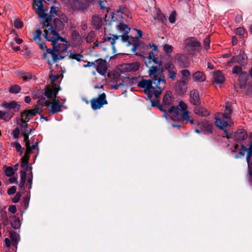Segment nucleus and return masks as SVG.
Masks as SVG:
<instances>
[{"label": "nucleus", "mask_w": 252, "mask_h": 252, "mask_svg": "<svg viewBox=\"0 0 252 252\" xmlns=\"http://www.w3.org/2000/svg\"><path fill=\"white\" fill-rule=\"evenodd\" d=\"M30 198L28 197H24L23 200V204L26 209L29 206Z\"/></svg>", "instance_id": "63"}, {"label": "nucleus", "mask_w": 252, "mask_h": 252, "mask_svg": "<svg viewBox=\"0 0 252 252\" xmlns=\"http://www.w3.org/2000/svg\"><path fill=\"white\" fill-rule=\"evenodd\" d=\"M21 193L20 192H17L15 196L12 199V202L14 203H18L21 197Z\"/></svg>", "instance_id": "58"}, {"label": "nucleus", "mask_w": 252, "mask_h": 252, "mask_svg": "<svg viewBox=\"0 0 252 252\" xmlns=\"http://www.w3.org/2000/svg\"><path fill=\"white\" fill-rule=\"evenodd\" d=\"M23 168H24L23 170H21L20 174L27 176V173L29 169H30L31 170L32 169V167L31 164H30L28 166H25Z\"/></svg>", "instance_id": "54"}, {"label": "nucleus", "mask_w": 252, "mask_h": 252, "mask_svg": "<svg viewBox=\"0 0 252 252\" xmlns=\"http://www.w3.org/2000/svg\"><path fill=\"white\" fill-rule=\"evenodd\" d=\"M248 137L246 131L243 128L238 129L234 134V140L241 142L245 140Z\"/></svg>", "instance_id": "15"}, {"label": "nucleus", "mask_w": 252, "mask_h": 252, "mask_svg": "<svg viewBox=\"0 0 252 252\" xmlns=\"http://www.w3.org/2000/svg\"><path fill=\"white\" fill-rule=\"evenodd\" d=\"M103 42H105V41H110L111 42V45L112 46V50H113V53H115L116 52V48L115 46V44H113L112 43V39H113V37H104L103 38Z\"/></svg>", "instance_id": "43"}, {"label": "nucleus", "mask_w": 252, "mask_h": 252, "mask_svg": "<svg viewBox=\"0 0 252 252\" xmlns=\"http://www.w3.org/2000/svg\"><path fill=\"white\" fill-rule=\"evenodd\" d=\"M187 105L183 101L179 102V105L177 106H172L169 109V113L170 114L171 119L173 121H179L181 120H184L189 121L191 124H194L193 119H189V112L186 110Z\"/></svg>", "instance_id": "1"}, {"label": "nucleus", "mask_w": 252, "mask_h": 252, "mask_svg": "<svg viewBox=\"0 0 252 252\" xmlns=\"http://www.w3.org/2000/svg\"><path fill=\"white\" fill-rule=\"evenodd\" d=\"M97 63L96 69L97 72L102 76H105L107 70L105 60L99 59L95 61Z\"/></svg>", "instance_id": "12"}, {"label": "nucleus", "mask_w": 252, "mask_h": 252, "mask_svg": "<svg viewBox=\"0 0 252 252\" xmlns=\"http://www.w3.org/2000/svg\"><path fill=\"white\" fill-rule=\"evenodd\" d=\"M12 134L13 135L14 138H18L20 135L19 128L18 127H16L15 128H14L12 132Z\"/></svg>", "instance_id": "52"}, {"label": "nucleus", "mask_w": 252, "mask_h": 252, "mask_svg": "<svg viewBox=\"0 0 252 252\" xmlns=\"http://www.w3.org/2000/svg\"><path fill=\"white\" fill-rule=\"evenodd\" d=\"M54 30L58 32L63 29L64 24L59 18H56L53 21Z\"/></svg>", "instance_id": "26"}, {"label": "nucleus", "mask_w": 252, "mask_h": 252, "mask_svg": "<svg viewBox=\"0 0 252 252\" xmlns=\"http://www.w3.org/2000/svg\"><path fill=\"white\" fill-rule=\"evenodd\" d=\"M42 112V110H40V108L38 107H36L33 109L32 110H25L21 112L20 116L21 117H24L25 114H27L29 117H33L35 116L37 114H40Z\"/></svg>", "instance_id": "19"}, {"label": "nucleus", "mask_w": 252, "mask_h": 252, "mask_svg": "<svg viewBox=\"0 0 252 252\" xmlns=\"http://www.w3.org/2000/svg\"><path fill=\"white\" fill-rule=\"evenodd\" d=\"M194 112L196 114L202 117H206L209 115L208 110L204 107L199 105L196 106L194 109Z\"/></svg>", "instance_id": "22"}, {"label": "nucleus", "mask_w": 252, "mask_h": 252, "mask_svg": "<svg viewBox=\"0 0 252 252\" xmlns=\"http://www.w3.org/2000/svg\"><path fill=\"white\" fill-rule=\"evenodd\" d=\"M25 116H26V118H25V119H24V117H23V118L22 117H21V121H20L21 124L18 123L19 125H20L21 126H23L24 124H25V123H28L30 121L31 117L28 116V115L27 114H25Z\"/></svg>", "instance_id": "49"}, {"label": "nucleus", "mask_w": 252, "mask_h": 252, "mask_svg": "<svg viewBox=\"0 0 252 252\" xmlns=\"http://www.w3.org/2000/svg\"><path fill=\"white\" fill-rule=\"evenodd\" d=\"M164 68L167 71V76L172 81L176 78L177 70L174 64L171 63H167L164 64Z\"/></svg>", "instance_id": "11"}, {"label": "nucleus", "mask_w": 252, "mask_h": 252, "mask_svg": "<svg viewBox=\"0 0 252 252\" xmlns=\"http://www.w3.org/2000/svg\"><path fill=\"white\" fill-rule=\"evenodd\" d=\"M58 11L56 10V7L55 5H52L50 7V10L49 12V15H52V17L53 14H55L56 15H58Z\"/></svg>", "instance_id": "59"}, {"label": "nucleus", "mask_w": 252, "mask_h": 252, "mask_svg": "<svg viewBox=\"0 0 252 252\" xmlns=\"http://www.w3.org/2000/svg\"><path fill=\"white\" fill-rule=\"evenodd\" d=\"M133 45H134L137 48H138L140 47H144V46H145L142 42L138 40V39H133Z\"/></svg>", "instance_id": "51"}, {"label": "nucleus", "mask_w": 252, "mask_h": 252, "mask_svg": "<svg viewBox=\"0 0 252 252\" xmlns=\"http://www.w3.org/2000/svg\"><path fill=\"white\" fill-rule=\"evenodd\" d=\"M16 191V187L15 186H12L7 190V194L8 195L14 194Z\"/></svg>", "instance_id": "64"}, {"label": "nucleus", "mask_w": 252, "mask_h": 252, "mask_svg": "<svg viewBox=\"0 0 252 252\" xmlns=\"http://www.w3.org/2000/svg\"><path fill=\"white\" fill-rule=\"evenodd\" d=\"M61 89L59 85L53 84L52 87L47 86L46 87L43 94L48 98L52 99V97H57L58 92Z\"/></svg>", "instance_id": "6"}, {"label": "nucleus", "mask_w": 252, "mask_h": 252, "mask_svg": "<svg viewBox=\"0 0 252 252\" xmlns=\"http://www.w3.org/2000/svg\"><path fill=\"white\" fill-rule=\"evenodd\" d=\"M121 38L123 42L126 43L128 41L129 38H132L133 37L131 35L129 36L127 34L126 35L124 34V35H121Z\"/></svg>", "instance_id": "62"}, {"label": "nucleus", "mask_w": 252, "mask_h": 252, "mask_svg": "<svg viewBox=\"0 0 252 252\" xmlns=\"http://www.w3.org/2000/svg\"><path fill=\"white\" fill-rule=\"evenodd\" d=\"M70 5L74 11H81L84 12L87 10L90 4L86 3L81 0H71Z\"/></svg>", "instance_id": "4"}, {"label": "nucleus", "mask_w": 252, "mask_h": 252, "mask_svg": "<svg viewBox=\"0 0 252 252\" xmlns=\"http://www.w3.org/2000/svg\"><path fill=\"white\" fill-rule=\"evenodd\" d=\"M157 86V84L155 81V79L151 78L150 79L145 80L142 79L138 83L137 86L139 88H155L152 84Z\"/></svg>", "instance_id": "13"}, {"label": "nucleus", "mask_w": 252, "mask_h": 252, "mask_svg": "<svg viewBox=\"0 0 252 252\" xmlns=\"http://www.w3.org/2000/svg\"><path fill=\"white\" fill-rule=\"evenodd\" d=\"M190 101L195 106L200 105L201 101L199 98V92L197 90H192L190 92Z\"/></svg>", "instance_id": "14"}, {"label": "nucleus", "mask_w": 252, "mask_h": 252, "mask_svg": "<svg viewBox=\"0 0 252 252\" xmlns=\"http://www.w3.org/2000/svg\"><path fill=\"white\" fill-rule=\"evenodd\" d=\"M117 29L126 35L130 31V28H129L127 25L122 22L120 23L117 26Z\"/></svg>", "instance_id": "29"}, {"label": "nucleus", "mask_w": 252, "mask_h": 252, "mask_svg": "<svg viewBox=\"0 0 252 252\" xmlns=\"http://www.w3.org/2000/svg\"><path fill=\"white\" fill-rule=\"evenodd\" d=\"M176 11H173L170 14L169 17V21L170 23L173 24L176 21Z\"/></svg>", "instance_id": "45"}, {"label": "nucleus", "mask_w": 252, "mask_h": 252, "mask_svg": "<svg viewBox=\"0 0 252 252\" xmlns=\"http://www.w3.org/2000/svg\"><path fill=\"white\" fill-rule=\"evenodd\" d=\"M22 77L24 80L28 81L32 78V75L29 72H25L23 73V75L22 76Z\"/></svg>", "instance_id": "53"}, {"label": "nucleus", "mask_w": 252, "mask_h": 252, "mask_svg": "<svg viewBox=\"0 0 252 252\" xmlns=\"http://www.w3.org/2000/svg\"><path fill=\"white\" fill-rule=\"evenodd\" d=\"M62 107L63 105L51 104L50 113L54 114L60 112L62 111L61 108Z\"/></svg>", "instance_id": "36"}, {"label": "nucleus", "mask_w": 252, "mask_h": 252, "mask_svg": "<svg viewBox=\"0 0 252 252\" xmlns=\"http://www.w3.org/2000/svg\"><path fill=\"white\" fill-rule=\"evenodd\" d=\"M5 174L8 177H12L14 175V168L12 167L8 166L7 167L5 171Z\"/></svg>", "instance_id": "41"}, {"label": "nucleus", "mask_w": 252, "mask_h": 252, "mask_svg": "<svg viewBox=\"0 0 252 252\" xmlns=\"http://www.w3.org/2000/svg\"><path fill=\"white\" fill-rule=\"evenodd\" d=\"M139 64L138 63H126L122 66V69L126 72H134L138 70Z\"/></svg>", "instance_id": "17"}, {"label": "nucleus", "mask_w": 252, "mask_h": 252, "mask_svg": "<svg viewBox=\"0 0 252 252\" xmlns=\"http://www.w3.org/2000/svg\"><path fill=\"white\" fill-rule=\"evenodd\" d=\"M48 27H50L48 29V31H50L51 33L55 36H56L57 38V40H60L62 42H65L64 44H66L68 43V41L66 39L60 36V35L58 33V32L56 31L53 28V27L51 25V22H50V26H49Z\"/></svg>", "instance_id": "27"}, {"label": "nucleus", "mask_w": 252, "mask_h": 252, "mask_svg": "<svg viewBox=\"0 0 252 252\" xmlns=\"http://www.w3.org/2000/svg\"><path fill=\"white\" fill-rule=\"evenodd\" d=\"M247 56L245 52L243 51L242 53L240 52L238 55L233 57L229 63H237L241 65H245L247 64Z\"/></svg>", "instance_id": "9"}, {"label": "nucleus", "mask_w": 252, "mask_h": 252, "mask_svg": "<svg viewBox=\"0 0 252 252\" xmlns=\"http://www.w3.org/2000/svg\"><path fill=\"white\" fill-rule=\"evenodd\" d=\"M67 48L68 46L66 44L60 43L57 45L56 52L59 54H63L67 51Z\"/></svg>", "instance_id": "32"}, {"label": "nucleus", "mask_w": 252, "mask_h": 252, "mask_svg": "<svg viewBox=\"0 0 252 252\" xmlns=\"http://www.w3.org/2000/svg\"><path fill=\"white\" fill-rule=\"evenodd\" d=\"M68 54H69V58L70 59L76 60L78 62L81 61V58L83 57V55H82L80 54L73 53L71 52V51H69Z\"/></svg>", "instance_id": "38"}, {"label": "nucleus", "mask_w": 252, "mask_h": 252, "mask_svg": "<svg viewBox=\"0 0 252 252\" xmlns=\"http://www.w3.org/2000/svg\"><path fill=\"white\" fill-rule=\"evenodd\" d=\"M184 80H177L175 87V92L179 95L184 94L187 91V83Z\"/></svg>", "instance_id": "8"}, {"label": "nucleus", "mask_w": 252, "mask_h": 252, "mask_svg": "<svg viewBox=\"0 0 252 252\" xmlns=\"http://www.w3.org/2000/svg\"><path fill=\"white\" fill-rule=\"evenodd\" d=\"M9 237L11 240L12 246L17 249L18 244L20 240L19 234L14 231H10L9 232Z\"/></svg>", "instance_id": "20"}, {"label": "nucleus", "mask_w": 252, "mask_h": 252, "mask_svg": "<svg viewBox=\"0 0 252 252\" xmlns=\"http://www.w3.org/2000/svg\"><path fill=\"white\" fill-rule=\"evenodd\" d=\"M163 50L167 54L171 53L173 51V47L169 44H165L163 46Z\"/></svg>", "instance_id": "47"}, {"label": "nucleus", "mask_w": 252, "mask_h": 252, "mask_svg": "<svg viewBox=\"0 0 252 252\" xmlns=\"http://www.w3.org/2000/svg\"><path fill=\"white\" fill-rule=\"evenodd\" d=\"M181 75H182V79L181 80H185V82H188V78L190 76V73L189 70L187 69H184L180 71Z\"/></svg>", "instance_id": "37"}, {"label": "nucleus", "mask_w": 252, "mask_h": 252, "mask_svg": "<svg viewBox=\"0 0 252 252\" xmlns=\"http://www.w3.org/2000/svg\"><path fill=\"white\" fill-rule=\"evenodd\" d=\"M186 45L187 46L192 48V51H200L201 49V43L194 37L187 38Z\"/></svg>", "instance_id": "10"}, {"label": "nucleus", "mask_w": 252, "mask_h": 252, "mask_svg": "<svg viewBox=\"0 0 252 252\" xmlns=\"http://www.w3.org/2000/svg\"><path fill=\"white\" fill-rule=\"evenodd\" d=\"M25 116H26V118H25V119H24V117H23V118L22 117H21V121H20L21 124L18 123L19 125H20L21 126H23L24 124H25V123H28L30 121L31 117L28 116V115L27 114H25Z\"/></svg>", "instance_id": "50"}, {"label": "nucleus", "mask_w": 252, "mask_h": 252, "mask_svg": "<svg viewBox=\"0 0 252 252\" xmlns=\"http://www.w3.org/2000/svg\"><path fill=\"white\" fill-rule=\"evenodd\" d=\"M245 33V30L243 28H238L236 29V34L240 36H242Z\"/></svg>", "instance_id": "56"}, {"label": "nucleus", "mask_w": 252, "mask_h": 252, "mask_svg": "<svg viewBox=\"0 0 252 252\" xmlns=\"http://www.w3.org/2000/svg\"><path fill=\"white\" fill-rule=\"evenodd\" d=\"M248 175L249 182L252 183V164L248 165Z\"/></svg>", "instance_id": "44"}, {"label": "nucleus", "mask_w": 252, "mask_h": 252, "mask_svg": "<svg viewBox=\"0 0 252 252\" xmlns=\"http://www.w3.org/2000/svg\"><path fill=\"white\" fill-rule=\"evenodd\" d=\"M33 98L34 99H38L40 97H41L42 93L39 90L34 91L32 93Z\"/></svg>", "instance_id": "57"}, {"label": "nucleus", "mask_w": 252, "mask_h": 252, "mask_svg": "<svg viewBox=\"0 0 252 252\" xmlns=\"http://www.w3.org/2000/svg\"><path fill=\"white\" fill-rule=\"evenodd\" d=\"M172 98V94L170 91H168L163 96L162 103L167 107L171 105Z\"/></svg>", "instance_id": "25"}, {"label": "nucleus", "mask_w": 252, "mask_h": 252, "mask_svg": "<svg viewBox=\"0 0 252 252\" xmlns=\"http://www.w3.org/2000/svg\"><path fill=\"white\" fill-rule=\"evenodd\" d=\"M215 124L217 127L222 130L224 129L225 127L229 126L227 122L220 118H216Z\"/></svg>", "instance_id": "28"}, {"label": "nucleus", "mask_w": 252, "mask_h": 252, "mask_svg": "<svg viewBox=\"0 0 252 252\" xmlns=\"http://www.w3.org/2000/svg\"><path fill=\"white\" fill-rule=\"evenodd\" d=\"M164 88V87L161 85L155 86V90L153 91V94H154L156 98H158L160 95L161 94L162 91L163 90Z\"/></svg>", "instance_id": "35"}, {"label": "nucleus", "mask_w": 252, "mask_h": 252, "mask_svg": "<svg viewBox=\"0 0 252 252\" xmlns=\"http://www.w3.org/2000/svg\"><path fill=\"white\" fill-rule=\"evenodd\" d=\"M149 76L154 79L157 78L158 76V66H151L149 67Z\"/></svg>", "instance_id": "31"}, {"label": "nucleus", "mask_w": 252, "mask_h": 252, "mask_svg": "<svg viewBox=\"0 0 252 252\" xmlns=\"http://www.w3.org/2000/svg\"><path fill=\"white\" fill-rule=\"evenodd\" d=\"M21 90V87L18 85H14L9 89V92L12 94H18Z\"/></svg>", "instance_id": "39"}, {"label": "nucleus", "mask_w": 252, "mask_h": 252, "mask_svg": "<svg viewBox=\"0 0 252 252\" xmlns=\"http://www.w3.org/2000/svg\"><path fill=\"white\" fill-rule=\"evenodd\" d=\"M56 53L57 52H54L53 54L51 55L52 58V62H51L50 61H48V63L49 64L51 65L53 63H57L58 61V60H59V55L57 54Z\"/></svg>", "instance_id": "42"}, {"label": "nucleus", "mask_w": 252, "mask_h": 252, "mask_svg": "<svg viewBox=\"0 0 252 252\" xmlns=\"http://www.w3.org/2000/svg\"><path fill=\"white\" fill-rule=\"evenodd\" d=\"M92 23L95 30H99L103 24L102 19L96 15H94L92 19Z\"/></svg>", "instance_id": "21"}, {"label": "nucleus", "mask_w": 252, "mask_h": 252, "mask_svg": "<svg viewBox=\"0 0 252 252\" xmlns=\"http://www.w3.org/2000/svg\"><path fill=\"white\" fill-rule=\"evenodd\" d=\"M214 82L217 84H222L224 82L225 78L221 71L217 70L214 73Z\"/></svg>", "instance_id": "23"}, {"label": "nucleus", "mask_w": 252, "mask_h": 252, "mask_svg": "<svg viewBox=\"0 0 252 252\" xmlns=\"http://www.w3.org/2000/svg\"><path fill=\"white\" fill-rule=\"evenodd\" d=\"M241 147L243 151L247 152L246 160L248 165L252 164V149L248 148L243 144H241Z\"/></svg>", "instance_id": "24"}, {"label": "nucleus", "mask_w": 252, "mask_h": 252, "mask_svg": "<svg viewBox=\"0 0 252 252\" xmlns=\"http://www.w3.org/2000/svg\"><path fill=\"white\" fill-rule=\"evenodd\" d=\"M46 98L41 95V97H40L38 98V100L37 101V103L39 105L43 106L44 105V103L46 101Z\"/></svg>", "instance_id": "60"}, {"label": "nucleus", "mask_w": 252, "mask_h": 252, "mask_svg": "<svg viewBox=\"0 0 252 252\" xmlns=\"http://www.w3.org/2000/svg\"><path fill=\"white\" fill-rule=\"evenodd\" d=\"M197 125L201 128L202 132L205 135H210L213 132V125L209 121H205L197 122Z\"/></svg>", "instance_id": "7"}, {"label": "nucleus", "mask_w": 252, "mask_h": 252, "mask_svg": "<svg viewBox=\"0 0 252 252\" xmlns=\"http://www.w3.org/2000/svg\"><path fill=\"white\" fill-rule=\"evenodd\" d=\"M193 78L195 81L203 82L205 80L206 77L203 72L200 71H196L193 74Z\"/></svg>", "instance_id": "30"}, {"label": "nucleus", "mask_w": 252, "mask_h": 252, "mask_svg": "<svg viewBox=\"0 0 252 252\" xmlns=\"http://www.w3.org/2000/svg\"><path fill=\"white\" fill-rule=\"evenodd\" d=\"M12 227L15 229H19L21 226L20 221H10Z\"/></svg>", "instance_id": "55"}, {"label": "nucleus", "mask_w": 252, "mask_h": 252, "mask_svg": "<svg viewBox=\"0 0 252 252\" xmlns=\"http://www.w3.org/2000/svg\"><path fill=\"white\" fill-rule=\"evenodd\" d=\"M155 81L157 84V86H158V85H162L163 87H165L164 86L166 82L165 79V76L163 74H160L158 76L157 78H155Z\"/></svg>", "instance_id": "33"}, {"label": "nucleus", "mask_w": 252, "mask_h": 252, "mask_svg": "<svg viewBox=\"0 0 252 252\" xmlns=\"http://www.w3.org/2000/svg\"><path fill=\"white\" fill-rule=\"evenodd\" d=\"M249 78V75L246 72H242L239 76V81L240 82H247Z\"/></svg>", "instance_id": "40"}, {"label": "nucleus", "mask_w": 252, "mask_h": 252, "mask_svg": "<svg viewBox=\"0 0 252 252\" xmlns=\"http://www.w3.org/2000/svg\"><path fill=\"white\" fill-rule=\"evenodd\" d=\"M90 102L92 108L94 110L99 109L103 105L108 104L106 94L104 93L99 94L98 97L92 99Z\"/></svg>", "instance_id": "3"}, {"label": "nucleus", "mask_w": 252, "mask_h": 252, "mask_svg": "<svg viewBox=\"0 0 252 252\" xmlns=\"http://www.w3.org/2000/svg\"><path fill=\"white\" fill-rule=\"evenodd\" d=\"M23 23L19 19L14 21V27L16 29H21L23 27Z\"/></svg>", "instance_id": "48"}, {"label": "nucleus", "mask_w": 252, "mask_h": 252, "mask_svg": "<svg viewBox=\"0 0 252 252\" xmlns=\"http://www.w3.org/2000/svg\"><path fill=\"white\" fill-rule=\"evenodd\" d=\"M42 34V31L40 29H37L35 31V35L33 37V40L36 41L37 43L39 45V47L41 50H44L47 48V46L44 42H42V39L41 35Z\"/></svg>", "instance_id": "16"}, {"label": "nucleus", "mask_w": 252, "mask_h": 252, "mask_svg": "<svg viewBox=\"0 0 252 252\" xmlns=\"http://www.w3.org/2000/svg\"><path fill=\"white\" fill-rule=\"evenodd\" d=\"M242 71V68L240 66L235 65L232 69V73L233 74L241 73Z\"/></svg>", "instance_id": "46"}, {"label": "nucleus", "mask_w": 252, "mask_h": 252, "mask_svg": "<svg viewBox=\"0 0 252 252\" xmlns=\"http://www.w3.org/2000/svg\"><path fill=\"white\" fill-rule=\"evenodd\" d=\"M155 20H157L159 22L165 23L167 21V19L164 15L161 13V11L159 9L157 11L156 16L154 17Z\"/></svg>", "instance_id": "34"}, {"label": "nucleus", "mask_w": 252, "mask_h": 252, "mask_svg": "<svg viewBox=\"0 0 252 252\" xmlns=\"http://www.w3.org/2000/svg\"><path fill=\"white\" fill-rule=\"evenodd\" d=\"M231 113L232 110L231 108V105L228 103H227L224 109V113L230 115Z\"/></svg>", "instance_id": "61"}, {"label": "nucleus", "mask_w": 252, "mask_h": 252, "mask_svg": "<svg viewBox=\"0 0 252 252\" xmlns=\"http://www.w3.org/2000/svg\"><path fill=\"white\" fill-rule=\"evenodd\" d=\"M34 2L38 6L37 9L40 11L38 13V16L40 18L45 19L44 21L41 22L42 28L44 29L50 26V22H52V16L45 13L42 0H34Z\"/></svg>", "instance_id": "2"}, {"label": "nucleus", "mask_w": 252, "mask_h": 252, "mask_svg": "<svg viewBox=\"0 0 252 252\" xmlns=\"http://www.w3.org/2000/svg\"><path fill=\"white\" fill-rule=\"evenodd\" d=\"M174 62L180 68H187L190 63L189 58L184 54H177L174 57Z\"/></svg>", "instance_id": "5"}, {"label": "nucleus", "mask_w": 252, "mask_h": 252, "mask_svg": "<svg viewBox=\"0 0 252 252\" xmlns=\"http://www.w3.org/2000/svg\"><path fill=\"white\" fill-rule=\"evenodd\" d=\"M2 107L10 110L13 109L14 112L18 111L21 107L20 104H18L17 102L12 100L9 102H4L2 105Z\"/></svg>", "instance_id": "18"}]
</instances>
